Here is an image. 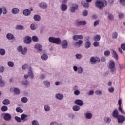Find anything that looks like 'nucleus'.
<instances>
[{
    "label": "nucleus",
    "instance_id": "obj_1",
    "mask_svg": "<svg viewBox=\"0 0 125 125\" xmlns=\"http://www.w3.org/2000/svg\"><path fill=\"white\" fill-rule=\"evenodd\" d=\"M108 2L106 0H97L95 3L96 7L99 8V9H102L105 6H107Z\"/></svg>",
    "mask_w": 125,
    "mask_h": 125
},
{
    "label": "nucleus",
    "instance_id": "obj_2",
    "mask_svg": "<svg viewBox=\"0 0 125 125\" xmlns=\"http://www.w3.org/2000/svg\"><path fill=\"white\" fill-rule=\"evenodd\" d=\"M48 40L51 43H55V44H60V43L61 42V39L59 38L50 37Z\"/></svg>",
    "mask_w": 125,
    "mask_h": 125
},
{
    "label": "nucleus",
    "instance_id": "obj_3",
    "mask_svg": "<svg viewBox=\"0 0 125 125\" xmlns=\"http://www.w3.org/2000/svg\"><path fill=\"white\" fill-rule=\"evenodd\" d=\"M115 62L113 60H111L109 62L108 68L110 69L112 73H115L116 72V69H115Z\"/></svg>",
    "mask_w": 125,
    "mask_h": 125
},
{
    "label": "nucleus",
    "instance_id": "obj_4",
    "mask_svg": "<svg viewBox=\"0 0 125 125\" xmlns=\"http://www.w3.org/2000/svg\"><path fill=\"white\" fill-rule=\"evenodd\" d=\"M17 50L18 52H20L23 55H25L28 51V49H27V47H24L23 49V47L22 46H19L17 48Z\"/></svg>",
    "mask_w": 125,
    "mask_h": 125
},
{
    "label": "nucleus",
    "instance_id": "obj_5",
    "mask_svg": "<svg viewBox=\"0 0 125 125\" xmlns=\"http://www.w3.org/2000/svg\"><path fill=\"white\" fill-rule=\"evenodd\" d=\"M60 44L61 45L62 48L63 49H67L69 45L68 41L66 39H64L62 41L61 40Z\"/></svg>",
    "mask_w": 125,
    "mask_h": 125
},
{
    "label": "nucleus",
    "instance_id": "obj_6",
    "mask_svg": "<svg viewBox=\"0 0 125 125\" xmlns=\"http://www.w3.org/2000/svg\"><path fill=\"white\" fill-rule=\"evenodd\" d=\"M2 117L3 118V119L5 121H11V119H12V116H11V114L8 113H3Z\"/></svg>",
    "mask_w": 125,
    "mask_h": 125
},
{
    "label": "nucleus",
    "instance_id": "obj_7",
    "mask_svg": "<svg viewBox=\"0 0 125 125\" xmlns=\"http://www.w3.org/2000/svg\"><path fill=\"white\" fill-rule=\"evenodd\" d=\"M73 70L74 72H77L78 74H83V68L81 66L78 67L76 65L73 67Z\"/></svg>",
    "mask_w": 125,
    "mask_h": 125
},
{
    "label": "nucleus",
    "instance_id": "obj_8",
    "mask_svg": "<svg viewBox=\"0 0 125 125\" xmlns=\"http://www.w3.org/2000/svg\"><path fill=\"white\" fill-rule=\"evenodd\" d=\"M79 8V6L76 3H73L72 4V6L70 7V11L72 13H74L76 12V10H77Z\"/></svg>",
    "mask_w": 125,
    "mask_h": 125
},
{
    "label": "nucleus",
    "instance_id": "obj_9",
    "mask_svg": "<svg viewBox=\"0 0 125 125\" xmlns=\"http://www.w3.org/2000/svg\"><path fill=\"white\" fill-rule=\"evenodd\" d=\"M90 61L92 64H95L97 62L100 61V59L97 57H92L90 58Z\"/></svg>",
    "mask_w": 125,
    "mask_h": 125
},
{
    "label": "nucleus",
    "instance_id": "obj_10",
    "mask_svg": "<svg viewBox=\"0 0 125 125\" xmlns=\"http://www.w3.org/2000/svg\"><path fill=\"white\" fill-rule=\"evenodd\" d=\"M55 97L58 100H63L64 99V95L62 93H57L55 95Z\"/></svg>",
    "mask_w": 125,
    "mask_h": 125
},
{
    "label": "nucleus",
    "instance_id": "obj_11",
    "mask_svg": "<svg viewBox=\"0 0 125 125\" xmlns=\"http://www.w3.org/2000/svg\"><path fill=\"white\" fill-rule=\"evenodd\" d=\"M116 119H117L118 122L119 123V124H123V123L125 122V116L122 115H119Z\"/></svg>",
    "mask_w": 125,
    "mask_h": 125
},
{
    "label": "nucleus",
    "instance_id": "obj_12",
    "mask_svg": "<svg viewBox=\"0 0 125 125\" xmlns=\"http://www.w3.org/2000/svg\"><path fill=\"white\" fill-rule=\"evenodd\" d=\"M85 119L87 120H90L92 118V113L88 111L84 114Z\"/></svg>",
    "mask_w": 125,
    "mask_h": 125
},
{
    "label": "nucleus",
    "instance_id": "obj_13",
    "mask_svg": "<svg viewBox=\"0 0 125 125\" xmlns=\"http://www.w3.org/2000/svg\"><path fill=\"white\" fill-rule=\"evenodd\" d=\"M75 104L77 106H83V101L82 100L77 99L74 101Z\"/></svg>",
    "mask_w": 125,
    "mask_h": 125
},
{
    "label": "nucleus",
    "instance_id": "obj_14",
    "mask_svg": "<svg viewBox=\"0 0 125 125\" xmlns=\"http://www.w3.org/2000/svg\"><path fill=\"white\" fill-rule=\"evenodd\" d=\"M42 84L45 86L46 88H49L50 87V82L48 80H44L42 82Z\"/></svg>",
    "mask_w": 125,
    "mask_h": 125
},
{
    "label": "nucleus",
    "instance_id": "obj_15",
    "mask_svg": "<svg viewBox=\"0 0 125 125\" xmlns=\"http://www.w3.org/2000/svg\"><path fill=\"white\" fill-rule=\"evenodd\" d=\"M29 71L28 72V76L30 79L34 78V73H33V68L32 67H29L28 68Z\"/></svg>",
    "mask_w": 125,
    "mask_h": 125
},
{
    "label": "nucleus",
    "instance_id": "obj_16",
    "mask_svg": "<svg viewBox=\"0 0 125 125\" xmlns=\"http://www.w3.org/2000/svg\"><path fill=\"white\" fill-rule=\"evenodd\" d=\"M23 41L24 43H27V44H29V43H31L32 39H31V37L29 36H26L24 38Z\"/></svg>",
    "mask_w": 125,
    "mask_h": 125
},
{
    "label": "nucleus",
    "instance_id": "obj_17",
    "mask_svg": "<svg viewBox=\"0 0 125 125\" xmlns=\"http://www.w3.org/2000/svg\"><path fill=\"white\" fill-rule=\"evenodd\" d=\"M39 6L40 8H42V9H46L47 8V4L43 2L39 3Z\"/></svg>",
    "mask_w": 125,
    "mask_h": 125
},
{
    "label": "nucleus",
    "instance_id": "obj_18",
    "mask_svg": "<svg viewBox=\"0 0 125 125\" xmlns=\"http://www.w3.org/2000/svg\"><path fill=\"white\" fill-rule=\"evenodd\" d=\"M83 35H74L73 37V40L74 41H78V40H83Z\"/></svg>",
    "mask_w": 125,
    "mask_h": 125
},
{
    "label": "nucleus",
    "instance_id": "obj_19",
    "mask_svg": "<svg viewBox=\"0 0 125 125\" xmlns=\"http://www.w3.org/2000/svg\"><path fill=\"white\" fill-rule=\"evenodd\" d=\"M105 15H106L107 16V17H108V19H109V20H112V19H113V18H114V15H113V14H112L109 11H106L105 12Z\"/></svg>",
    "mask_w": 125,
    "mask_h": 125
},
{
    "label": "nucleus",
    "instance_id": "obj_20",
    "mask_svg": "<svg viewBox=\"0 0 125 125\" xmlns=\"http://www.w3.org/2000/svg\"><path fill=\"white\" fill-rule=\"evenodd\" d=\"M35 49L38 51V52H42V45L40 44H36L35 45Z\"/></svg>",
    "mask_w": 125,
    "mask_h": 125
},
{
    "label": "nucleus",
    "instance_id": "obj_21",
    "mask_svg": "<svg viewBox=\"0 0 125 125\" xmlns=\"http://www.w3.org/2000/svg\"><path fill=\"white\" fill-rule=\"evenodd\" d=\"M76 25L77 26H85L86 25V21H77Z\"/></svg>",
    "mask_w": 125,
    "mask_h": 125
},
{
    "label": "nucleus",
    "instance_id": "obj_22",
    "mask_svg": "<svg viewBox=\"0 0 125 125\" xmlns=\"http://www.w3.org/2000/svg\"><path fill=\"white\" fill-rule=\"evenodd\" d=\"M23 14L24 16H29L31 14V10L26 9L23 11Z\"/></svg>",
    "mask_w": 125,
    "mask_h": 125
},
{
    "label": "nucleus",
    "instance_id": "obj_23",
    "mask_svg": "<svg viewBox=\"0 0 125 125\" xmlns=\"http://www.w3.org/2000/svg\"><path fill=\"white\" fill-rule=\"evenodd\" d=\"M60 9L62 11H66L68 9V6L65 4H62L60 6Z\"/></svg>",
    "mask_w": 125,
    "mask_h": 125
},
{
    "label": "nucleus",
    "instance_id": "obj_24",
    "mask_svg": "<svg viewBox=\"0 0 125 125\" xmlns=\"http://www.w3.org/2000/svg\"><path fill=\"white\" fill-rule=\"evenodd\" d=\"M91 47V43L89 41H86L84 44V47L86 49H88V48Z\"/></svg>",
    "mask_w": 125,
    "mask_h": 125
},
{
    "label": "nucleus",
    "instance_id": "obj_25",
    "mask_svg": "<svg viewBox=\"0 0 125 125\" xmlns=\"http://www.w3.org/2000/svg\"><path fill=\"white\" fill-rule=\"evenodd\" d=\"M120 114H119V111L115 109L113 111L112 113V116L114 118H116V119L119 116Z\"/></svg>",
    "mask_w": 125,
    "mask_h": 125
},
{
    "label": "nucleus",
    "instance_id": "obj_26",
    "mask_svg": "<svg viewBox=\"0 0 125 125\" xmlns=\"http://www.w3.org/2000/svg\"><path fill=\"white\" fill-rule=\"evenodd\" d=\"M20 10L18 8H14L12 9L11 12L13 14L16 15L18 14V13L20 12Z\"/></svg>",
    "mask_w": 125,
    "mask_h": 125
},
{
    "label": "nucleus",
    "instance_id": "obj_27",
    "mask_svg": "<svg viewBox=\"0 0 125 125\" xmlns=\"http://www.w3.org/2000/svg\"><path fill=\"white\" fill-rule=\"evenodd\" d=\"M112 54L114 58H115V59L116 60H118V59H119V55H118V53H117V52H116V51L113 50Z\"/></svg>",
    "mask_w": 125,
    "mask_h": 125
},
{
    "label": "nucleus",
    "instance_id": "obj_28",
    "mask_svg": "<svg viewBox=\"0 0 125 125\" xmlns=\"http://www.w3.org/2000/svg\"><path fill=\"white\" fill-rule=\"evenodd\" d=\"M21 84L22 85H23L24 87H27V86H29L30 83H29L27 80H24L21 82Z\"/></svg>",
    "mask_w": 125,
    "mask_h": 125
},
{
    "label": "nucleus",
    "instance_id": "obj_29",
    "mask_svg": "<svg viewBox=\"0 0 125 125\" xmlns=\"http://www.w3.org/2000/svg\"><path fill=\"white\" fill-rule=\"evenodd\" d=\"M33 19L36 22H39V21H41V16L39 15H34L33 17Z\"/></svg>",
    "mask_w": 125,
    "mask_h": 125
},
{
    "label": "nucleus",
    "instance_id": "obj_30",
    "mask_svg": "<svg viewBox=\"0 0 125 125\" xmlns=\"http://www.w3.org/2000/svg\"><path fill=\"white\" fill-rule=\"evenodd\" d=\"M83 40H79L78 42L75 43V46H77L78 47H80L83 44Z\"/></svg>",
    "mask_w": 125,
    "mask_h": 125
},
{
    "label": "nucleus",
    "instance_id": "obj_31",
    "mask_svg": "<svg viewBox=\"0 0 125 125\" xmlns=\"http://www.w3.org/2000/svg\"><path fill=\"white\" fill-rule=\"evenodd\" d=\"M6 38L8 40H13L14 39V35L11 33H8L6 35Z\"/></svg>",
    "mask_w": 125,
    "mask_h": 125
},
{
    "label": "nucleus",
    "instance_id": "obj_32",
    "mask_svg": "<svg viewBox=\"0 0 125 125\" xmlns=\"http://www.w3.org/2000/svg\"><path fill=\"white\" fill-rule=\"evenodd\" d=\"M72 109L74 111V112H78L81 110V107L79 105H74L72 107Z\"/></svg>",
    "mask_w": 125,
    "mask_h": 125
},
{
    "label": "nucleus",
    "instance_id": "obj_33",
    "mask_svg": "<svg viewBox=\"0 0 125 125\" xmlns=\"http://www.w3.org/2000/svg\"><path fill=\"white\" fill-rule=\"evenodd\" d=\"M104 121L106 124H110L111 123V118L108 116H105L104 117Z\"/></svg>",
    "mask_w": 125,
    "mask_h": 125
},
{
    "label": "nucleus",
    "instance_id": "obj_34",
    "mask_svg": "<svg viewBox=\"0 0 125 125\" xmlns=\"http://www.w3.org/2000/svg\"><path fill=\"white\" fill-rule=\"evenodd\" d=\"M44 109L45 112H49L51 108L48 104H46L44 106Z\"/></svg>",
    "mask_w": 125,
    "mask_h": 125
},
{
    "label": "nucleus",
    "instance_id": "obj_35",
    "mask_svg": "<svg viewBox=\"0 0 125 125\" xmlns=\"http://www.w3.org/2000/svg\"><path fill=\"white\" fill-rule=\"evenodd\" d=\"M101 39V36L100 35H96L94 37V41L95 42H99Z\"/></svg>",
    "mask_w": 125,
    "mask_h": 125
},
{
    "label": "nucleus",
    "instance_id": "obj_36",
    "mask_svg": "<svg viewBox=\"0 0 125 125\" xmlns=\"http://www.w3.org/2000/svg\"><path fill=\"white\" fill-rule=\"evenodd\" d=\"M41 58L42 59V60H47L48 59V56L46 54H43L41 55Z\"/></svg>",
    "mask_w": 125,
    "mask_h": 125
},
{
    "label": "nucleus",
    "instance_id": "obj_37",
    "mask_svg": "<svg viewBox=\"0 0 125 125\" xmlns=\"http://www.w3.org/2000/svg\"><path fill=\"white\" fill-rule=\"evenodd\" d=\"M38 28V25L36 23H32L30 25L31 30H36Z\"/></svg>",
    "mask_w": 125,
    "mask_h": 125
},
{
    "label": "nucleus",
    "instance_id": "obj_38",
    "mask_svg": "<svg viewBox=\"0 0 125 125\" xmlns=\"http://www.w3.org/2000/svg\"><path fill=\"white\" fill-rule=\"evenodd\" d=\"M2 104L5 105H9L10 104V101L8 99H5L2 101Z\"/></svg>",
    "mask_w": 125,
    "mask_h": 125
},
{
    "label": "nucleus",
    "instance_id": "obj_39",
    "mask_svg": "<svg viewBox=\"0 0 125 125\" xmlns=\"http://www.w3.org/2000/svg\"><path fill=\"white\" fill-rule=\"evenodd\" d=\"M81 3L83 7H84V8H88V7H89V3H85L82 1Z\"/></svg>",
    "mask_w": 125,
    "mask_h": 125
},
{
    "label": "nucleus",
    "instance_id": "obj_40",
    "mask_svg": "<svg viewBox=\"0 0 125 125\" xmlns=\"http://www.w3.org/2000/svg\"><path fill=\"white\" fill-rule=\"evenodd\" d=\"M7 65L8 66V67H10L11 68H13V67H14V62H13L12 61H9L7 62Z\"/></svg>",
    "mask_w": 125,
    "mask_h": 125
},
{
    "label": "nucleus",
    "instance_id": "obj_41",
    "mask_svg": "<svg viewBox=\"0 0 125 125\" xmlns=\"http://www.w3.org/2000/svg\"><path fill=\"white\" fill-rule=\"evenodd\" d=\"M16 30H24V26L21 25H17L16 26Z\"/></svg>",
    "mask_w": 125,
    "mask_h": 125
},
{
    "label": "nucleus",
    "instance_id": "obj_42",
    "mask_svg": "<svg viewBox=\"0 0 125 125\" xmlns=\"http://www.w3.org/2000/svg\"><path fill=\"white\" fill-rule=\"evenodd\" d=\"M13 92L15 94H20V89L18 88H14L13 89Z\"/></svg>",
    "mask_w": 125,
    "mask_h": 125
},
{
    "label": "nucleus",
    "instance_id": "obj_43",
    "mask_svg": "<svg viewBox=\"0 0 125 125\" xmlns=\"http://www.w3.org/2000/svg\"><path fill=\"white\" fill-rule=\"evenodd\" d=\"M21 102H22V103H27V102H28V98L26 97H23L21 98Z\"/></svg>",
    "mask_w": 125,
    "mask_h": 125
},
{
    "label": "nucleus",
    "instance_id": "obj_44",
    "mask_svg": "<svg viewBox=\"0 0 125 125\" xmlns=\"http://www.w3.org/2000/svg\"><path fill=\"white\" fill-rule=\"evenodd\" d=\"M8 107H7V106L5 105L2 106V107L1 108V110L2 111V112H6L7 111H8Z\"/></svg>",
    "mask_w": 125,
    "mask_h": 125
},
{
    "label": "nucleus",
    "instance_id": "obj_45",
    "mask_svg": "<svg viewBox=\"0 0 125 125\" xmlns=\"http://www.w3.org/2000/svg\"><path fill=\"white\" fill-rule=\"evenodd\" d=\"M45 78H46V76H45V74L42 73L41 74H40V76H39V79L40 80H45Z\"/></svg>",
    "mask_w": 125,
    "mask_h": 125
},
{
    "label": "nucleus",
    "instance_id": "obj_46",
    "mask_svg": "<svg viewBox=\"0 0 125 125\" xmlns=\"http://www.w3.org/2000/svg\"><path fill=\"white\" fill-rule=\"evenodd\" d=\"M28 117V115L25 114H23L21 116V121H26L25 119Z\"/></svg>",
    "mask_w": 125,
    "mask_h": 125
},
{
    "label": "nucleus",
    "instance_id": "obj_47",
    "mask_svg": "<svg viewBox=\"0 0 125 125\" xmlns=\"http://www.w3.org/2000/svg\"><path fill=\"white\" fill-rule=\"evenodd\" d=\"M15 120L18 122V123H21L22 122V119H21V117H19L18 116H15Z\"/></svg>",
    "mask_w": 125,
    "mask_h": 125
},
{
    "label": "nucleus",
    "instance_id": "obj_48",
    "mask_svg": "<svg viewBox=\"0 0 125 125\" xmlns=\"http://www.w3.org/2000/svg\"><path fill=\"white\" fill-rule=\"evenodd\" d=\"M104 54L105 56H110V54H111V52L109 50H106L104 52Z\"/></svg>",
    "mask_w": 125,
    "mask_h": 125
},
{
    "label": "nucleus",
    "instance_id": "obj_49",
    "mask_svg": "<svg viewBox=\"0 0 125 125\" xmlns=\"http://www.w3.org/2000/svg\"><path fill=\"white\" fill-rule=\"evenodd\" d=\"M75 57L77 59H81L83 57V55L82 54H76Z\"/></svg>",
    "mask_w": 125,
    "mask_h": 125
},
{
    "label": "nucleus",
    "instance_id": "obj_50",
    "mask_svg": "<svg viewBox=\"0 0 125 125\" xmlns=\"http://www.w3.org/2000/svg\"><path fill=\"white\" fill-rule=\"evenodd\" d=\"M16 111L17 112V113H23V112H24V110H23V109H21L20 107H17L16 109Z\"/></svg>",
    "mask_w": 125,
    "mask_h": 125
},
{
    "label": "nucleus",
    "instance_id": "obj_51",
    "mask_svg": "<svg viewBox=\"0 0 125 125\" xmlns=\"http://www.w3.org/2000/svg\"><path fill=\"white\" fill-rule=\"evenodd\" d=\"M68 117L69 118V119H75V114L73 113H69L68 114Z\"/></svg>",
    "mask_w": 125,
    "mask_h": 125
},
{
    "label": "nucleus",
    "instance_id": "obj_52",
    "mask_svg": "<svg viewBox=\"0 0 125 125\" xmlns=\"http://www.w3.org/2000/svg\"><path fill=\"white\" fill-rule=\"evenodd\" d=\"M88 14V11H87V10H83L82 12V15H83V16H87Z\"/></svg>",
    "mask_w": 125,
    "mask_h": 125
},
{
    "label": "nucleus",
    "instance_id": "obj_53",
    "mask_svg": "<svg viewBox=\"0 0 125 125\" xmlns=\"http://www.w3.org/2000/svg\"><path fill=\"white\" fill-rule=\"evenodd\" d=\"M4 86H5V83L4 81L1 80L0 81V87H4Z\"/></svg>",
    "mask_w": 125,
    "mask_h": 125
},
{
    "label": "nucleus",
    "instance_id": "obj_54",
    "mask_svg": "<svg viewBox=\"0 0 125 125\" xmlns=\"http://www.w3.org/2000/svg\"><path fill=\"white\" fill-rule=\"evenodd\" d=\"M95 93L96 95H101L102 94V91L101 90H97Z\"/></svg>",
    "mask_w": 125,
    "mask_h": 125
},
{
    "label": "nucleus",
    "instance_id": "obj_55",
    "mask_svg": "<svg viewBox=\"0 0 125 125\" xmlns=\"http://www.w3.org/2000/svg\"><path fill=\"white\" fill-rule=\"evenodd\" d=\"M50 125H62V123H58L56 122H53L51 123Z\"/></svg>",
    "mask_w": 125,
    "mask_h": 125
},
{
    "label": "nucleus",
    "instance_id": "obj_56",
    "mask_svg": "<svg viewBox=\"0 0 125 125\" xmlns=\"http://www.w3.org/2000/svg\"><path fill=\"white\" fill-rule=\"evenodd\" d=\"M5 50L4 49H0V54L1 55H5Z\"/></svg>",
    "mask_w": 125,
    "mask_h": 125
},
{
    "label": "nucleus",
    "instance_id": "obj_57",
    "mask_svg": "<svg viewBox=\"0 0 125 125\" xmlns=\"http://www.w3.org/2000/svg\"><path fill=\"white\" fill-rule=\"evenodd\" d=\"M74 95L78 96V95H80V94H81V92L79 90H76L74 91Z\"/></svg>",
    "mask_w": 125,
    "mask_h": 125
},
{
    "label": "nucleus",
    "instance_id": "obj_58",
    "mask_svg": "<svg viewBox=\"0 0 125 125\" xmlns=\"http://www.w3.org/2000/svg\"><path fill=\"white\" fill-rule=\"evenodd\" d=\"M108 91L110 93H113V92L115 91V88H114V87H109L108 88Z\"/></svg>",
    "mask_w": 125,
    "mask_h": 125
},
{
    "label": "nucleus",
    "instance_id": "obj_59",
    "mask_svg": "<svg viewBox=\"0 0 125 125\" xmlns=\"http://www.w3.org/2000/svg\"><path fill=\"white\" fill-rule=\"evenodd\" d=\"M32 125H40V124H39V122H38V121L34 120L32 121Z\"/></svg>",
    "mask_w": 125,
    "mask_h": 125
},
{
    "label": "nucleus",
    "instance_id": "obj_60",
    "mask_svg": "<svg viewBox=\"0 0 125 125\" xmlns=\"http://www.w3.org/2000/svg\"><path fill=\"white\" fill-rule=\"evenodd\" d=\"M87 95H89V96L93 95V94H94V91L91 90L89 92H87Z\"/></svg>",
    "mask_w": 125,
    "mask_h": 125
},
{
    "label": "nucleus",
    "instance_id": "obj_61",
    "mask_svg": "<svg viewBox=\"0 0 125 125\" xmlns=\"http://www.w3.org/2000/svg\"><path fill=\"white\" fill-rule=\"evenodd\" d=\"M112 38L113 39H117L118 38V33L115 32L112 34Z\"/></svg>",
    "mask_w": 125,
    "mask_h": 125
},
{
    "label": "nucleus",
    "instance_id": "obj_62",
    "mask_svg": "<svg viewBox=\"0 0 125 125\" xmlns=\"http://www.w3.org/2000/svg\"><path fill=\"white\" fill-rule=\"evenodd\" d=\"M32 41H33V42H37L38 41H39V38H38V37L34 36L32 37Z\"/></svg>",
    "mask_w": 125,
    "mask_h": 125
},
{
    "label": "nucleus",
    "instance_id": "obj_63",
    "mask_svg": "<svg viewBox=\"0 0 125 125\" xmlns=\"http://www.w3.org/2000/svg\"><path fill=\"white\" fill-rule=\"evenodd\" d=\"M3 11L2 12V13L3 14V15H5L7 14V9L6 8V7H4L3 8Z\"/></svg>",
    "mask_w": 125,
    "mask_h": 125
},
{
    "label": "nucleus",
    "instance_id": "obj_64",
    "mask_svg": "<svg viewBox=\"0 0 125 125\" xmlns=\"http://www.w3.org/2000/svg\"><path fill=\"white\" fill-rule=\"evenodd\" d=\"M93 45H94V46H95V47H97V46H99V42H98L97 41H95L93 43Z\"/></svg>",
    "mask_w": 125,
    "mask_h": 125
}]
</instances>
